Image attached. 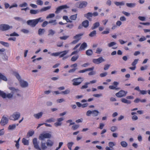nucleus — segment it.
Wrapping results in <instances>:
<instances>
[{
	"label": "nucleus",
	"mask_w": 150,
	"mask_h": 150,
	"mask_svg": "<svg viewBox=\"0 0 150 150\" xmlns=\"http://www.w3.org/2000/svg\"><path fill=\"white\" fill-rule=\"evenodd\" d=\"M13 75L16 77L19 81L20 85L22 88H25L28 86V84L27 82L21 79L19 74L17 72H14Z\"/></svg>",
	"instance_id": "obj_1"
},
{
	"label": "nucleus",
	"mask_w": 150,
	"mask_h": 150,
	"mask_svg": "<svg viewBox=\"0 0 150 150\" xmlns=\"http://www.w3.org/2000/svg\"><path fill=\"white\" fill-rule=\"evenodd\" d=\"M8 88L11 91V93L13 95L14 94L19 96H21V91L18 88H16L11 86H8Z\"/></svg>",
	"instance_id": "obj_2"
},
{
	"label": "nucleus",
	"mask_w": 150,
	"mask_h": 150,
	"mask_svg": "<svg viewBox=\"0 0 150 150\" xmlns=\"http://www.w3.org/2000/svg\"><path fill=\"white\" fill-rule=\"evenodd\" d=\"M20 116L21 114L20 112H16L10 116L9 118L11 120H16L18 119Z\"/></svg>",
	"instance_id": "obj_3"
},
{
	"label": "nucleus",
	"mask_w": 150,
	"mask_h": 150,
	"mask_svg": "<svg viewBox=\"0 0 150 150\" xmlns=\"http://www.w3.org/2000/svg\"><path fill=\"white\" fill-rule=\"evenodd\" d=\"M83 80V79L81 77L74 79L72 80V84L74 86H78L80 85Z\"/></svg>",
	"instance_id": "obj_4"
},
{
	"label": "nucleus",
	"mask_w": 150,
	"mask_h": 150,
	"mask_svg": "<svg viewBox=\"0 0 150 150\" xmlns=\"http://www.w3.org/2000/svg\"><path fill=\"white\" fill-rule=\"evenodd\" d=\"M12 28V26L8 24H1L0 25V30L6 31Z\"/></svg>",
	"instance_id": "obj_5"
},
{
	"label": "nucleus",
	"mask_w": 150,
	"mask_h": 150,
	"mask_svg": "<svg viewBox=\"0 0 150 150\" xmlns=\"http://www.w3.org/2000/svg\"><path fill=\"white\" fill-rule=\"evenodd\" d=\"M51 137V134L49 133H42L39 135V139L40 140H43L45 138H50Z\"/></svg>",
	"instance_id": "obj_6"
},
{
	"label": "nucleus",
	"mask_w": 150,
	"mask_h": 150,
	"mask_svg": "<svg viewBox=\"0 0 150 150\" xmlns=\"http://www.w3.org/2000/svg\"><path fill=\"white\" fill-rule=\"evenodd\" d=\"M8 118L4 116L2 117L1 120L0 124L1 126H4L8 123Z\"/></svg>",
	"instance_id": "obj_7"
},
{
	"label": "nucleus",
	"mask_w": 150,
	"mask_h": 150,
	"mask_svg": "<svg viewBox=\"0 0 150 150\" xmlns=\"http://www.w3.org/2000/svg\"><path fill=\"white\" fill-rule=\"evenodd\" d=\"M127 93V91H125L123 90H121L118 92L116 93L115 95L118 97L121 98L125 96Z\"/></svg>",
	"instance_id": "obj_8"
},
{
	"label": "nucleus",
	"mask_w": 150,
	"mask_h": 150,
	"mask_svg": "<svg viewBox=\"0 0 150 150\" xmlns=\"http://www.w3.org/2000/svg\"><path fill=\"white\" fill-rule=\"evenodd\" d=\"M64 120L63 117H60L57 119V122L54 124L56 127L61 126L62 125V121Z\"/></svg>",
	"instance_id": "obj_9"
},
{
	"label": "nucleus",
	"mask_w": 150,
	"mask_h": 150,
	"mask_svg": "<svg viewBox=\"0 0 150 150\" xmlns=\"http://www.w3.org/2000/svg\"><path fill=\"white\" fill-rule=\"evenodd\" d=\"M105 60L102 57H100L97 59H93V62L96 64H99L100 63L104 62Z\"/></svg>",
	"instance_id": "obj_10"
},
{
	"label": "nucleus",
	"mask_w": 150,
	"mask_h": 150,
	"mask_svg": "<svg viewBox=\"0 0 150 150\" xmlns=\"http://www.w3.org/2000/svg\"><path fill=\"white\" fill-rule=\"evenodd\" d=\"M33 142L35 148L38 150H41V148L39 146L37 142V139L36 138H34L33 139Z\"/></svg>",
	"instance_id": "obj_11"
},
{
	"label": "nucleus",
	"mask_w": 150,
	"mask_h": 150,
	"mask_svg": "<svg viewBox=\"0 0 150 150\" xmlns=\"http://www.w3.org/2000/svg\"><path fill=\"white\" fill-rule=\"evenodd\" d=\"M87 2L86 1H82L78 3L77 5L78 6V7L79 8H82L85 7L87 5Z\"/></svg>",
	"instance_id": "obj_12"
},
{
	"label": "nucleus",
	"mask_w": 150,
	"mask_h": 150,
	"mask_svg": "<svg viewBox=\"0 0 150 150\" xmlns=\"http://www.w3.org/2000/svg\"><path fill=\"white\" fill-rule=\"evenodd\" d=\"M36 19L28 20L27 23L28 25L32 27H35L37 24Z\"/></svg>",
	"instance_id": "obj_13"
},
{
	"label": "nucleus",
	"mask_w": 150,
	"mask_h": 150,
	"mask_svg": "<svg viewBox=\"0 0 150 150\" xmlns=\"http://www.w3.org/2000/svg\"><path fill=\"white\" fill-rule=\"evenodd\" d=\"M68 8V7L67 5H64L60 6L57 8L55 13H58L60 12L61 10L64 8Z\"/></svg>",
	"instance_id": "obj_14"
},
{
	"label": "nucleus",
	"mask_w": 150,
	"mask_h": 150,
	"mask_svg": "<svg viewBox=\"0 0 150 150\" xmlns=\"http://www.w3.org/2000/svg\"><path fill=\"white\" fill-rule=\"evenodd\" d=\"M6 50L4 48L0 49V56L3 55L6 59H7V56L6 55V53L4 54V52Z\"/></svg>",
	"instance_id": "obj_15"
},
{
	"label": "nucleus",
	"mask_w": 150,
	"mask_h": 150,
	"mask_svg": "<svg viewBox=\"0 0 150 150\" xmlns=\"http://www.w3.org/2000/svg\"><path fill=\"white\" fill-rule=\"evenodd\" d=\"M43 114V112H40L38 113L34 114L33 116L35 118L39 119L42 117Z\"/></svg>",
	"instance_id": "obj_16"
},
{
	"label": "nucleus",
	"mask_w": 150,
	"mask_h": 150,
	"mask_svg": "<svg viewBox=\"0 0 150 150\" xmlns=\"http://www.w3.org/2000/svg\"><path fill=\"white\" fill-rule=\"evenodd\" d=\"M83 35V34L81 33L76 35L74 37V39L79 41L81 39V37Z\"/></svg>",
	"instance_id": "obj_17"
},
{
	"label": "nucleus",
	"mask_w": 150,
	"mask_h": 150,
	"mask_svg": "<svg viewBox=\"0 0 150 150\" xmlns=\"http://www.w3.org/2000/svg\"><path fill=\"white\" fill-rule=\"evenodd\" d=\"M87 45L86 42L83 43L81 45L79 48V50H85V48H86Z\"/></svg>",
	"instance_id": "obj_18"
},
{
	"label": "nucleus",
	"mask_w": 150,
	"mask_h": 150,
	"mask_svg": "<svg viewBox=\"0 0 150 150\" xmlns=\"http://www.w3.org/2000/svg\"><path fill=\"white\" fill-rule=\"evenodd\" d=\"M68 50H65L62 52H59L60 54L59 55L60 57H62L66 55L68 52Z\"/></svg>",
	"instance_id": "obj_19"
},
{
	"label": "nucleus",
	"mask_w": 150,
	"mask_h": 150,
	"mask_svg": "<svg viewBox=\"0 0 150 150\" xmlns=\"http://www.w3.org/2000/svg\"><path fill=\"white\" fill-rule=\"evenodd\" d=\"M16 125L15 124L10 125L8 127V129L9 130H13L16 128Z\"/></svg>",
	"instance_id": "obj_20"
},
{
	"label": "nucleus",
	"mask_w": 150,
	"mask_h": 150,
	"mask_svg": "<svg viewBox=\"0 0 150 150\" xmlns=\"http://www.w3.org/2000/svg\"><path fill=\"white\" fill-rule=\"evenodd\" d=\"M99 113V112L98 110H92V114L93 116L96 117L98 115Z\"/></svg>",
	"instance_id": "obj_21"
},
{
	"label": "nucleus",
	"mask_w": 150,
	"mask_h": 150,
	"mask_svg": "<svg viewBox=\"0 0 150 150\" xmlns=\"http://www.w3.org/2000/svg\"><path fill=\"white\" fill-rule=\"evenodd\" d=\"M1 80L6 81H7V79L5 76L0 73V81Z\"/></svg>",
	"instance_id": "obj_22"
},
{
	"label": "nucleus",
	"mask_w": 150,
	"mask_h": 150,
	"mask_svg": "<svg viewBox=\"0 0 150 150\" xmlns=\"http://www.w3.org/2000/svg\"><path fill=\"white\" fill-rule=\"evenodd\" d=\"M54 143L52 141L49 139L46 142V144L48 146L51 147L53 145Z\"/></svg>",
	"instance_id": "obj_23"
},
{
	"label": "nucleus",
	"mask_w": 150,
	"mask_h": 150,
	"mask_svg": "<svg viewBox=\"0 0 150 150\" xmlns=\"http://www.w3.org/2000/svg\"><path fill=\"white\" fill-rule=\"evenodd\" d=\"M0 43L4 47H9V44L8 43L2 41H0Z\"/></svg>",
	"instance_id": "obj_24"
},
{
	"label": "nucleus",
	"mask_w": 150,
	"mask_h": 150,
	"mask_svg": "<svg viewBox=\"0 0 150 150\" xmlns=\"http://www.w3.org/2000/svg\"><path fill=\"white\" fill-rule=\"evenodd\" d=\"M100 25V23L99 22H97L93 24V26L91 27L92 30L94 29Z\"/></svg>",
	"instance_id": "obj_25"
},
{
	"label": "nucleus",
	"mask_w": 150,
	"mask_h": 150,
	"mask_svg": "<svg viewBox=\"0 0 150 150\" xmlns=\"http://www.w3.org/2000/svg\"><path fill=\"white\" fill-rule=\"evenodd\" d=\"M82 25L85 28L87 27L89 25V22L87 20H86L83 21L82 23Z\"/></svg>",
	"instance_id": "obj_26"
},
{
	"label": "nucleus",
	"mask_w": 150,
	"mask_h": 150,
	"mask_svg": "<svg viewBox=\"0 0 150 150\" xmlns=\"http://www.w3.org/2000/svg\"><path fill=\"white\" fill-rule=\"evenodd\" d=\"M121 101L122 103L127 104H130L131 103V101L129 100H128L125 98H122L121 99Z\"/></svg>",
	"instance_id": "obj_27"
},
{
	"label": "nucleus",
	"mask_w": 150,
	"mask_h": 150,
	"mask_svg": "<svg viewBox=\"0 0 150 150\" xmlns=\"http://www.w3.org/2000/svg\"><path fill=\"white\" fill-rule=\"evenodd\" d=\"M126 5L128 7L134 8L135 7L136 4L135 3H127Z\"/></svg>",
	"instance_id": "obj_28"
},
{
	"label": "nucleus",
	"mask_w": 150,
	"mask_h": 150,
	"mask_svg": "<svg viewBox=\"0 0 150 150\" xmlns=\"http://www.w3.org/2000/svg\"><path fill=\"white\" fill-rule=\"evenodd\" d=\"M114 3L117 6H123L125 4V2L124 1H122L120 2H115Z\"/></svg>",
	"instance_id": "obj_29"
},
{
	"label": "nucleus",
	"mask_w": 150,
	"mask_h": 150,
	"mask_svg": "<svg viewBox=\"0 0 150 150\" xmlns=\"http://www.w3.org/2000/svg\"><path fill=\"white\" fill-rule=\"evenodd\" d=\"M93 16V13L90 12H89L87 14L84 15L85 17H86L88 19H89L90 17H92Z\"/></svg>",
	"instance_id": "obj_30"
},
{
	"label": "nucleus",
	"mask_w": 150,
	"mask_h": 150,
	"mask_svg": "<svg viewBox=\"0 0 150 150\" xmlns=\"http://www.w3.org/2000/svg\"><path fill=\"white\" fill-rule=\"evenodd\" d=\"M22 143L25 145H28L29 144L28 141L25 138H23L22 139Z\"/></svg>",
	"instance_id": "obj_31"
},
{
	"label": "nucleus",
	"mask_w": 150,
	"mask_h": 150,
	"mask_svg": "<svg viewBox=\"0 0 150 150\" xmlns=\"http://www.w3.org/2000/svg\"><path fill=\"white\" fill-rule=\"evenodd\" d=\"M74 144V142H69L67 143V146L69 150H71V147Z\"/></svg>",
	"instance_id": "obj_32"
},
{
	"label": "nucleus",
	"mask_w": 150,
	"mask_h": 150,
	"mask_svg": "<svg viewBox=\"0 0 150 150\" xmlns=\"http://www.w3.org/2000/svg\"><path fill=\"white\" fill-rule=\"evenodd\" d=\"M49 23H52V25H55L57 24L56 22V20H50L49 22Z\"/></svg>",
	"instance_id": "obj_33"
},
{
	"label": "nucleus",
	"mask_w": 150,
	"mask_h": 150,
	"mask_svg": "<svg viewBox=\"0 0 150 150\" xmlns=\"http://www.w3.org/2000/svg\"><path fill=\"white\" fill-rule=\"evenodd\" d=\"M5 98H11L13 96V94L11 93H8L6 94L5 93Z\"/></svg>",
	"instance_id": "obj_34"
},
{
	"label": "nucleus",
	"mask_w": 150,
	"mask_h": 150,
	"mask_svg": "<svg viewBox=\"0 0 150 150\" xmlns=\"http://www.w3.org/2000/svg\"><path fill=\"white\" fill-rule=\"evenodd\" d=\"M86 54L88 56H91L93 54L92 50H87L86 51Z\"/></svg>",
	"instance_id": "obj_35"
},
{
	"label": "nucleus",
	"mask_w": 150,
	"mask_h": 150,
	"mask_svg": "<svg viewBox=\"0 0 150 150\" xmlns=\"http://www.w3.org/2000/svg\"><path fill=\"white\" fill-rule=\"evenodd\" d=\"M20 138H19L18 140L17 141H15V142H16V144H15V146L16 147L17 149H18L19 147V142L20 140Z\"/></svg>",
	"instance_id": "obj_36"
},
{
	"label": "nucleus",
	"mask_w": 150,
	"mask_h": 150,
	"mask_svg": "<svg viewBox=\"0 0 150 150\" xmlns=\"http://www.w3.org/2000/svg\"><path fill=\"white\" fill-rule=\"evenodd\" d=\"M45 32L44 29H40L38 31V34L39 35H41L44 33Z\"/></svg>",
	"instance_id": "obj_37"
},
{
	"label": "nucleus",
	"mask_w": 150,
	"mask_h": 150,
	"mask_svg": "<svg viewBox=\"0 0 150 150\" xmlns=\"http://www.w3.org/2000/svg\"><path fill=\"white\" fill-rule=\"evenodd\" d=\"M120 144L122 146L124 147H126L127 146V143L125 141H122L120 142Z\"/></svg>",
	"instance_id": "obj_38"
},
{
	"label": "nucleus",
	"mask_w": 150,
	"mask_h": 150,
	"mask_svg": "<svg viewBox=\"0 0 150 150\" xmlns=\"http://www.w3.org/2000/svg\"><path fill=\"white\" fill-rule=\"evenodd\" d=\"M63 19L64 20H66L67 22L71 23L72 21L70 20L69 18L67 16H64L63 17Z\"/></svg>",
	"instance_id": "obj_39"
},
{
	"label": "nucleus",
	"mask_w": 150,
	"mask_h": 150,
	"mask_svg": "<svg viewBox=\"0 0 150 150\" xmlns=\"http://www.w3.org/2000/svg\"><path fill=\"white\" fill-rule=\"evenodd\" d=\"M48 35H53L55 33V32L52 29H50L48 30Z\"/></svg>",
	"instance_id": "obj_40"
},
{
	"label": "nucleus",
	"mask_w": 150,
	"mask_h": 150,
	"mask_svg": "<svg viewBox=\"0 0 150 150\" xmlns=\"http://www.w3.org/2000/svg\"><path fill=\"white\" fill-rule=\"evenodd\" d=\"M38 12V11L36 10H30V13L31 14H37Z\"/></svg>",
	"instance_id": "obj_41"
},
{
	"label": "nucleus",
	"mask_w": 150,
	"mask_h": 150,
	"mask_svg": "<svg viewBox=\"0 0 150 150\" xmlns=\"http://www.w3.org/2000/svg\"><path fill=\"white\" fill-rule=\"evenodd\" d=\"M116 43L114 42H111L107 44L108 46L109 47H111L115 45Z\"/></svg>",
	"instance_id": "obj_42"
},
{
	"label": "nucleus",
	"mask_w": 150,
	"mask_h": 150,
	"mask_svg": "<svg viewBox=\"0 0 150 150\" xmlns=\"http://www.w3.org/2000/svg\"><path fill=\"white\" fill-rule=\"evenodd\" d=\"M41 149H45L47 148V147L45 143L41 142Z\"/></svg>",
	"instance_id": "obj_43"
},
{
	"label": "nucleus",
	"mask_w": 150,
	"mask_h": 150,
	"mask_svg": "<svg viewBox=\"0 0 150 150\" xmlns=\"http://www.w3.org/2000/svg\"><path fill=\"white\" fill-rule=\"evenodd\" d=\"M55 120V119L54 118H51L46 120V122H47L51 123L54 122Z\"/></svg>",
	"instance_id": "obj_44"
},
{
	"label": "nucleus",
	"mask_w": 150,
	"mask_h": 150,
	"mask_svg": "<svg viewBox=\"0 0 150 150\" xmlns=\"http://www.w3.org/2000/svg\"><path fill=\"white\" fill-rule=\"evenodd\" d=\"M102 50L103 49L102 48L100 47H98L96 49V53L98 54H100V53Z\"/></svg>",
	"instance_id": "obj_45"
},
{
	"label": "nucleus",
	"mask_w": 150,
	"mask_h": 150,
	"mask_svg": "<svg viewBox=\"0 0 150 150\" xmlns=\"http://www.w3.org/2000/svg\"><path fill=\"white\" fill-rule=\"evenodd\" d=\"M139 61L138 59H135L133 62L132 63V66H136V65L137 64L138 61Z\"/></svg>",
	"instance_id": "obj_46"
},
{
	"label": "nucleus",
	"mask_w": 150,
	"mask_h": 150,
	"mask_svg": "<svg viewBox=\"0 0 150 150\" xmlns=\"http://www.w3.org/2000/svg\"><path fill=\"white\" fill-rule=\"evenodd\" d=\"M70 92V91L69 89H67L64 91L61 92V93L63 94H69Z\"/></svg>",
	"instance_id": "obj_47"
},
{
	"label": "nucleus",
	"mask_w": 150,
	"mask_h": 150,
	"mask_svg": "<svg viewBox=\"0 0 150 150\" xmlns=\"http://www.w3.org/2000/svg\"><path fill=\"white\" fill-rule=\"evenodd\" d=\"M79 58V56H75L73 57L71 59V60L73 62L75 61Z\"/></svg>",
	"instance_id": "obj_48"
},
{
	"label": "nucleus",
	"mask_w": 150,
	"mask_h": 150,
	"mask_svg": "<svg viewBox=\"0 0 150 150\" xmlns=\"http://www.w3.org/2000/svg\"><path fill=\"white\" fill-rule=\"evenodd\" d=\"M77 18V14L71 16L70 17V18L71 20H75Z\"/></svg>",
	"instance_id": "obj_49"
},
{
	"label": "nucleus",
	"mask_w": 150,
	"mask_h": 150,
	"mask_svg": "<svg viewBox=\"0 0 150 150\" xmlns=\"http://www.w3.org/2000/svg\"><path fill=\"white\" fill-rule=\"evenodd\" d=\"M89 84L88 82H87L85 83L84 85L82 86L81 88V89H85L86 88L88 87V85Z\"/></svg>",
	"instance_id": "obj_50"
},
{
	"label": "nucleus",
	"mask_w": 150,
	"mask_h": 150,
	"mask_svg": "<svg viewBox=\"0 0 150 150\" xmlns=\"http://www.w3.org/2000/svg\"><path fill=\"white\" fill-rule=\"evenodd\" d=\"M115 144L113 142H109L108 143V145L110 148H113L112 147L115 146Z\"/></svg>",
	"instance_id": "obj_51"
},
{
	"label": "nucleus",
	"mask_w": 150,
	"mask_h": 150,
	"mask_svg": "<svg viewBox=\"0 0 150 150\" xmlns=\"http://www.w3.org/2000/svg\"><path fill=\"white\" fill-rule=\"evenodd\" d=\"M117 129V127L116 126H112L110 128V130L112 132L116 131Z\"/></svg>",
	"instance_id": "obj_52"
},
{
	"label": "nucleus",
	"mask_w": 150,
	"mask_h": 150,
	"mask_svg": "<svg viewBox=\"0 0 150 150\" xmlns=\"http://www.w3.org/2000/svg\"><path fill=\"white\" fill-rule=\"evenodd\" d=\"M96 34V30H93L89 34V36L90 37H92L95 35Z\"/></svg>",
	"instance_id": "obj_53"
},
{
	"label": "nucleus",
	"mask_w": 150,
	"mask_h": 150,
	"mask_svg": "<svg viewBox=\"0 0 150 150\" xmlns=\"http://www.w3.org/2000/svg\"><path fill=\"white\" fill-rule=\"evenodd\" d=\"M5 93L4 92L0 90V96L3 98H5Z\"/></svg>",
	"instance_id": "obj_54"
},
{
	"label": "nucleus",
	"mask_w": 150,
	"mask_h": 150,
	"mask_svg": "<svg viewBox=\"0 0 150 150\" xmlns=\"http://www.w3.org/2000/svg\"><path fill=\"white\" fill-rule=\"evenodd\" d=\"M109 88L112 90L114 89H119V88H116V86H114V85H110L109 86Z\"/></svg>",
	"instance_id": "obj_55"
},
{
	"label": "nucleus",
	"mask_w": 150,
	"mask_h": 150,
	"mask_svg": "<svg viewBox=\"0 0 150 150\" xmlns=\"http://www.w3.org/2000/svg\"><path fill=\"white\" fill-rule=\"evenodd\" d=\"M146 40V38L144 36H142L141 38H140L139 40L140 42H142L143 41L145 40Z\"/></svg>",
	"instance_id": "obj_56"
},
{
	"label": "nucleus",
	"mask_w": 150,
	"mask_h": 150,
	"mask_svg": "<svg viewBox=\"0 0 150 150\" xmlns=\"http://www.w3.org/2000/svg\"><path fill=\"white\" fill-rule=\"evenodd\" d=\"M19 36V35L16 32H14L10 34V36Z\"/></svg>",
	"instance_id": "obj_57"
},
{
	"label": "nucleus",
	"mask_w": 150,
	"mask_h": 150,
	"mask_svg": "<svg viewBox=\"0 0 150 150\" xmlns=\"http://www.w3.org/2000/svg\"><path fill=\"white\" fill-rule=\"evenodd\" d=\"M60 54V53H59V52H57L51 54V55L54 57H57Z\"/></svg>",
	"instance_id": "obj_58"
},
{
	"label": "nucleus",
	"mask_w": 150,
	"mask_h": 150,
	"mask_svg": "<svg viewBox=\"0 0 150 150\" xmlns=\"http://www.w3.org/2000/svg\"><path fill=\"white\" fill-rule=\"evenodd\" d=\"M55 16V14L54 13H51L49 14L46 17L47 18H51L54 17Z\"/></svg>",
	"instance_id": "obj_59"
},
{
	"label": "nucleus",
	"mask_w": 150,
	"mask_h": 150,
	"mask_svg": "<svg viewBox=\"0 0 150 150\" xmlns=\"http://www.w3.org/2000/svg\"><path fill=\"white\" fill-rule=\"evenodd\" d=\"M36 19V22H37V24H38V23L39 22H42L44 20L43 19H42V18L41 17L39 18L38 19Z\"/></svg>",
	"instance_id": "obj_60"
},
{
	"label": "nucleus",
	"mask_w": 150,
	"mask_h": 150,
	"mask_svg": "<svg viewBox=\"0 0 150 150\" xmlns=\"http://www.w3.org/2000/svg\"><path fill=\"white\" fill-rule=\"evenodd\" d=\"M69 37V36H64L60 37L59 38L61 40H66Z\"/></svg>",
	"instance_id": "obj_61"
},
{
	"label": "nucleus",
	"mask_w": 150,
	"mask_h": 150,
	"mask_svg": "<svg viewBox=\"0 0 150 150\" xmlns=\"http://www.w3.org/2000/svg\"><path fill=\"white\" fill-rule=\"evenodd\" d=\"M79 127V125H74L72 126V129L74 130H75L78 129Z\"/></svg>",
	"instance_id": "obj_62"
},
{
	"label": "nucleus",
	"mask_w": 150,
	"mask_h": 150,
	"mask_svg": "<svg viewBox=\"0 0 150 150\" xmlns=\"http://www.w3.org/2000/svg\"><path fill=\"white\" fill-rule=\"evenodd\" d=\"M108 74L106 72H105L103 73H102L100 74V76L101 77H103L107 75Z\"/></svg>",
	"instance_id": "obj_63"
},
{
	"label": "nucleus",
	"mask_w": 150,
	"mask_h": 150,
	"mask_svg": "<svg viewBox=\"0 0 150 150\" xmlns=\"http://www.w3.org/2000/svg\"><path fill=\"white\" fill-rule=\"evenodd\" d=\"M37 4L39 5H42L43 4V2L41 0H38L37 1Z\"/></svg>",
	"instance_id": "obj_64"
}]
</instances>
